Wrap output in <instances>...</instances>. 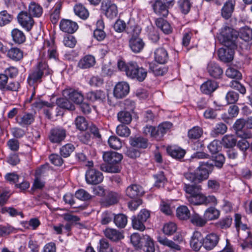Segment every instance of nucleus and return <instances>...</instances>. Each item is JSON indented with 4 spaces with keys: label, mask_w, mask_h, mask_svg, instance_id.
Returning <instances> with one entry per match:
<instances>
[{
    "label": "nucleus",
    "mask_w": 252,
    "mask_h": 252,
    "mask_svg": "<svg viewBox=\"0 0 252 252\" xmlns=\"http://www.w3.org/2000/svg\"><path fill=\"white\" fill-rule=\"evenodd\" d=\"M213 165L207 162H199V166L193 172H187L184 177L192 184L184 183V189L189 195H194L201 192V186L199 185L207 180L213 172Z\"/></svg>",
    "instance_id": "f257e3e1"
},
{
    "label": "nucleus",
    "mask_w": 252,
    "mask_h": 252,
    "mask_svg": "<svg viewBox=\"0 0 252 252\" xmlns=\"http://www.w3.org/2000/svg\"><path fill=\"white\" fill-rule=\"evenodd\" d=\"M118 69L126 73V76L138 82H143L147 76V70L142 66H140L137 62L134 61L125 63L119 61L117 63Z\"/></svg>",
    "instance_id": "f03ea898"
},
{
    "label": "nucleus",
    "mask_w": 252,
    "mask_h": 252,
    "mask_svg": "<svg viewBox=\"0 0 252 252\" xmlns=\"http://www.w3.org/2000/svg\"><path fill=\"white\" fill-rule=\"evenodd\" d=\"M105 163L100 165L102 171L108 173H119L122 169L121 162L123 158L122 154L117 152H104L102 156Z\"/></svg>",
    "instance_id": "7ed1b4c3"
},
{
    "label": "nucleus",
    "mask_w": 252,
    "mask_h": 252,
    "mask_svg": "<svg viewBox=\"0 0 252 252\" xmlns=\"http://www.w3.org/2000/svg\"><path fill=\"white\" fill-rule=\"evenodd\" d=\"M51 73L52 70L49 68L47 63L45 62H39L30 71L27 82L30 86L34 87L41 83L43 78Z\"/></svg>",
    "instance_id": "20e7f679"
},
{
    "label": "nucleus",
    "mask_w": 252,
    "mask_h": 252,
    "mask_svg": "<svg viewBox=\"0 0 252 252\" xmlns=\"http://www.w3.org/2000/svg\"><path fill=\"white\" fill-rule=\"evenodd\" d=\"M130 242L135 248L142 250L145 252L155 251L154 241L149 235L141 236L138 233H134L130 236Z\"/></svg>",
    "instance_id": "39448f33"
},
{
    "label": "nucleus",
    "mask_w": 252,
    "mask_h": 252,
    "mask_svg": "<svg viewBox=\"0 0 252 252\" xmlns=\"http://www.w3.org/2000/svg\"><path fill=\"white\" fill-rule=\"evenodd\" d=\"M236 31L229 27H225L221 29L219 37L220 42L225 46L236 47Z\"/></svg>",
    "instance_id": "423d86ee"
},
{
    "label": "nucleus",
    "mask_w": 252,
    "mask_h": 252,
    "mask_svg": "<svg viewBox=\"0 0 252 252\" xmlns=\"http://www.w3.org/2000/svg\"><path fill=\"white\" fill-rule=\"evenodd\" d=\"M100 10L102 13L110 19L115 18L118 14L116 4L111 0H103L101 3Z\"/></svg>",
    "instance_id": "0eeeda50"
},
{
    "label": "nucleus",
    "mask_w": 252,
    "mask_h": 252,
    "mask_svg": "<svg viewBox=\"0 0 252 252\" xmlns=\"http://www.w3.org/2000/svg\"><path fill=\"white\" fill-rule=\"evenodd\" d=\"M170 127H144L143 132L152 138L160 141L166 132V129Z\"/></svg>",
    "instance_id": "6e6552de"
},
{
    "label": "nucleus",
    "mask_w": 252,
    "mask_h": 252,
    "mask_svg": "<svg viewBox=\"0 0 252 252\" xmlns=\"http://www.w3.org/2000/svg\"><path fill=\"white\" fill-rule=\"evenodd\" d=\"M18 23L27 31H30L33 27L34 21L29 12L20 11L17 17Z\"/></svg>",
    "instance_id": "1a4fd4ad"
},
{
    "label": "nucleus",
    "mask_w": 252,
    "mask_h": 252,
    "mask_svg": "<svg viewBox=\"0 0 252 252\" xmlns=\"http://www.w3.org/2000/svg\"><path fill=\"white\" fill-rule=\"evenodd\" d=\"M103 174L96 169H87L85 174L86 182L89 185H97L103 180Z\"/></svg>",
    "instance_id": "9d476101"
},
{
    "label": "nucleus",
    "mask_w": 252,
    "mask_h": 252,
    "mask_svg": "<svg viewBox=\"0 0 252 252\" xmlns=\"http://www.w3.org/2000/svg\"><path fill=\"white\" fill-rule=\"evenodd\" d=\"M149 3L157 15L163 17L167 16L169 7L162 0H152Z\"/></svg>",
    "instance_id": "9b49d317"
},
{
    "label": "nucleus",
    "mask_w": 252,
    "mask_h": 252,
    "mask_svg": "<svg viewBox=\"0 0 252 252\" xmlns=\"http://www.w3.org/2000/svg\"><path fill=\"white\" fill-rule=\"evenodd\" d=\"M236 47L225 46V48H220L218 51L219 59L225 63L231 62L234 59L235 50Z\"/></svg>",
    "instance_id": "f8f14e48"
},
{
    "label": "nucleus",
    "mask_w": 252,
    "mask_h": 252,
    "mask_svg": "<svg viewBox=\"0 0 252 252\" xmlns=\"http://www.w3.org/2000/svg\"><path fill=\"white\" fill-rule=\"evenodd\" d=\"M66 130L62 128L55 127L50 130L49 139L52 143H60L65 139Z\"/></svg>",
    "instance_id": "ddd939ff"
},
{
    "label": "nucleus",
    "mask_w": 252,
    "mask_h": 252,
    "mask_svg": "<svg viewBox=\"0 0 252 252\" xmlns=\"http://www.w3.org/2000/svg\"><path fill=\"white\" fill-rule=\"evenodd\" d=\"M129 92V84L125 81L117 83L115 85L113 94L117 98H123L125 97Z\"/></svg>",
    "instance_id": "4468645a"
},
{
    "label": "nucleus",
    "mask_w": 252,
    "mask_h": 252,
    "mask_svg": "<svg viewBox=\"0 0 252 252\" xmlns=\"http://www.w3.org/2000/svg\"><path fill=\"white\" fill-rule=\"evenodd\" d=\"M220 236L218 234L211 233L203 237L204 248L207 251L213 250L218 244Z\"/></svg>",
    "instance_id": "2eb2a0df"
},
{
    "label": "nucleus",
    "mask_w": 252,
    "mask_h": 252,
    "mask_svg": "<svg viewBox=\"0 0 252 252\" xmlns=\"http://www.w3.org/2000/svg\"><path fill=\"white\" fill-rule=\"evenodd\" d=\"M63 94L77 104L80 103L84 100V96L81 92L71 88L64 90Z\"/></svg>",
    "instance_id": "dca6fc26"
},
{
    "label": "nucleus",
    "mask_w": 252,
    "mask_h": 252,
    "mask_svg": "<svg viewBox=\"0 0 252 252\" xmlns=\"http://www.w3.org/2000/svg\"><path fill=\"white\" fill-rule=\"evenodd\" d=\"M129 143L131 146L135 147L141 151L147 149L149 145L148 139L142 136L130 137Z\"/></svg>",
    "instance_id": "f3484780"
},
{
    "label": "nucleus",
    "mask_w": 252,
    "mask_h": 252,
    "mask_svg": "<svg viewBox=\"0 0 252 252\" xmlns=\"http://www.w3.org/2000/svg\"><path fill=\"white\" fill-rule=\"evenodd\" d=\"M207 70L209 75L215 79L221 78L223 72L221 67L214 62H210L208 63Z\"/></svg>",
    "instance_id": "a211bd4d"
},
{
    "label": "nucleus",
    "mask_w": 252,
    "mask_h": 252,
    "mask_svg": "<svg viewBox=\"0 0 252 252\" xmlns=\"http://www.w3.org/2000/svg\"><path fill=\"white\" fill-rule=\"evenodd\" d=\"M190 246L195 252L199 251L202 247L204 248L203 237L201 232L197 231L193 232L190 240Z\"/></svg>",
    "instance_id": "6ab92c4d"
},
{
    "label": "nucleus",
    "mask_w": 252,
    "mask_h": 252,
    "mask_svg": "<svg viewBox=\"0 0 252 252\" xmlns=\"http://www.w3.org/2000/svg\"><path fill=\"white\" fill-rule=\"evenodd\" d=\"M106 97L105 93L101 90L90 91L86 94V98L92 102H103Z\"/></svg>",
    "instance_id": "aec40b11"
},
{
    "label": "nucleus",
    "mask_w": 252,
    "mask_h": 252,
    "mask_svg": "<svg viewBox=\"0 0 252 252\" xmlns=\"http://www.w3.org/2000/svg\"><path fill=\"white\" fill-rule=\"evenodd\" d=\"M243 47L239 46L241 50H239V58L237 63L240 65H248L250 63V58L249 57L250 47L248 44H244Z\"/></svg>",
    "instance_id": "412c9836"
},
{
    "label": "nucleus",
    "mask_w": 252,
    "mask_h": 252,
    "mask_svg": "<svg viewBox=\"0 0 252 252\" xmlns=\"http://www.w3.org/2000/svg\"><path fill=\"white\" fill-rule=\"evenodd\" d=\"M143 192L142 187L137 184H131L126 189V195L131 199L137 198L142 196Z\"/></svg>",
    "instance_id": "4be33fe9"
},
{
    "label": "nucleus",
    "mask_w": 252,
    "mask_h": 252,
    "mask_svg": "<svg viewBox=\"0 0 252 252\" xmlns=\"http://www.w3.org/2000/svg\"><path fill=\"white\" fill-rule=\"evenodd\" d=\"M166 152L168 155L177 160L182 159L186 153V151L181 147L177 146H168L166 148Z\"/></svg>",
    "instance_id": "5701e85b"
},
{
    "label": "nucleus",
    "mask_w": 252,
    "mask_h": 252,
    "mask_svg": "<svg viewBox=\"0 0 252 252\" xmlns=\"http://www.w3.org/2000/svg\"><path fill=\"white\" fill-rule=\"evenodd\" d=\"M60 28L64 32L73 33L77 31L78 26L75 22L67 19H62L60 23Z\"/></svg>",
    "instance_id": "b1692460"
},
{
    "label": "nucleus",
    "mask_w": 252,
    "mask_h": 252,
    "mask_svg": "<svg viewBox=\"0 0 252 252\" xmlns=\"http://www.w3.org/2000/svg\"><path fill=\"white\" fill-rule=\"evenodd\" d=\"M235 0H227L221 9V15L226 20L229 19L234 12Z\"/></svg>",
    "instance_id": "393cba45"
},
{
    "label": "nucleus",
    "mask_w": 252,
    "mask_h": 252,
    "mask_svg": "<svg viewBox=\"0 0 252 252\" xmlns=\"http://www.w3.org/2000/svg\"><path fill=\"white\" fill-rule=\"evenodd\" d=\"M128 45L131 51L135 53L140 52L145 46V43L140 36L135 38H129Z\"/></svg>",
    "instance_id": "a878e982"
},
{
    "label": "nucleus",
    "mask_w": 252,
    "mask_h": 252,
    "mask_svg": "<svg viewBox=\"0 0 252 252\" xmlns=\"http://www.w3.org/2000/svg\"><path fill=\"white\" fill-rule=\"evenodd\" d=\"M211 160L213 162H211L210 160H208L207 161H200L199 162H207L208 164L212 165L213 167V171L215 167L219 169H221L223 167L225 161V158L222 154L219 153L213 155L212 156Z\"/></svg>",
    "instance_id": "bb28decb"
},
{
    "label": "nucleus",
    "mask_w": 252,
    "mask_h": 252,
    "mask_svg": "<svg viewBox=\"0 0 252 252\" xmlns=\"http://www.w3.org/2000/svg\"><path fill=\"white\" fill-rule=\"evenodd\" d=\"M155 61L159 64H165L169 60L167 51L163 47L157 48L154 52Z\"/></svg>",
    "instance_id": "cd10ccee"
},
{
    "label": "nucleus",
    "mask_w": 252,
    "mask_h": 252,
    "mask_svg": "<svg viewBox=\"0 0 252 252\" xmlns=\"http://www.w3.org/2000/svg\"><path fill=\"white\" fill-rule=\"evenodd\" d=\"M154 186L157 188H163L167 183V179L163 171H159L153 175Z\"/></svg>",
    "instance_id": "c85d7f7f"
},
{
    "label": "nucleus",
    "mask_w": 252,
    "mask_h": 252,
    "mask_svg": "<svg viewBox=\"0 0 252 252\" xmlns=\"http://www.w3.org/2000/svg\"><path fill=\"white\" fill-rule=\"evenodd\" d=\"M95 63L96 61L94 56L91 55H87L79 60L78 66L81 69H88L94 66Z\"/></svg>",
    "instance_id": "c756f323"
},
{
    "label": "nucleus",
    "mask_w": 252,
    "mask_h": 252,
    "mask_svg": "<svg viewBox=\"0 0 252 252\" xmlns=\"http://www.w3.org/2000/svg\"><path fill=\"white\" fill-rule=\"evenodd\" d=\"M156 26L164 33L169 34L172 32L173 29L170 23L162 18H158L155 20Z\"/></svg>",
    "instance_id": "7c9ffc66"
},
{
    "label": "nucleus",
    "mask_w": 252,
    "mask_h": 252,
    "mask_svg": "<svg viewBox=\"0 0 252 252\" xmlns=\"http://www.w3.org/2000/svg\"><path fill=\"white\" fill-rule=\"evenodd\" d=\"M130 37H139L141 32V28L134 22L129 21L127 23V27L125 32Z\"/></svg>",
    "instance_id": "2f4dec72"
},
{
    "label": "nucleus",
    "mask_w": 252,
    "mask_h": 252,
    "mask_svg": "<svg viewBox=\"0 0 252 252\" xmlns=\"http://www.w3.org/2000/svg\"><path fill=\"white\" fill-rule=\"evenodd\" d=\"M218 87V84L217 82L212 80H208L201 85L200 90L204 94H211Z\"/></svg>",
    "instance_id": "473e14b6"
},
{
    "label": "nucleus",
    "mask_w": 252,
    "mask_h": 252,
    "mask_svg": "<svg viewBox=\"0 0 252 252\" xmlns=\"http://www.w3.org/2000/svg\"><path fill=\"white\" fill-rule=\"evenodd\" d=\"M244 40L246 43L252 40V29L248 26L241 28L237 31V37Z\"/></svg>",
    "instance_id": "72a5a7b5"
},
{
    "label": "nucleus",
    "mask_w": 252,
    "mask_h": 252,
    "mask_svg": "<svg viewBox=\"0 0 252 252\" xmlns=\"http://www.w3.org/2000/svg\"><path fill=\"white\" fill-rule=\"evenodd\" d=\"M67 97H60L56 99V103L61 109L69 111L75 110V106L73 103L70 102Z\"/></svg>",
    "instance_id": "f704fd0d"
},
{
    "label": "nucleus",
    "mask_w": 252,
    "mask_h": 252,
    "mask_svg": "<svg viewBox=\"0 0 252 252\" xmlns=\"http://www.w3.org/2000/svg\"><path fill=\"white\" fill-rule=\"evenodd\" d=\"M149 71L152 72L155 76H163L168 71V67L166 66H161L154 63H149Z\"/></svg>",
    "instance_id": "c9c22d12"
},
{
    "label": "nucleus",
    "mask_w": 252,
    "mask_h": 252,
    "mask_svg": "<svg viewBox=\"0 0 252 252\" xmlns=\"http://www.w3.org/2000/svg\"><path fill=\"white\" fill-rule=\"evenodd\" d=\"M6 52L7 56L14 61H20L23 58V52L18 48L12 47L10 49H7Z\"/></svg>",
    "instance_id": "e433bc0d"
},
{
    "label": "nucleus",
    "mask_w": 252,
    "mask_h": 252,
    "mask_svg": "<svg viewBox=\"0 0 252 252\" xmlns=\"http://www.w3.org/2000/svg\"><path fill=\"white\" fill-rule=\"evenodd\" d=\"M104 28V23L102 21L97 22V28L94 31V37L98 41L103 40L106 36V33L103 30Z\"/></svg>",
    "instance_id": "4c0bfd02"
},
{
    "label": "nucleus",
    "mask_w": 252,
    "mask_h": 252,
    "mask_svg": "<svg viewBox=\"0 0 252 252\" xmlns=\"http://www.w3.org/2000/svg\"><path fill=\"white\" fill-rule=\"evenodd\" d=\"M28 10L32 17H40L43 13L42 7L34 1H32L29 4Z\"/></svg>",
    "instance_id": "58836bf2"
},
{
    "label": "nucleus",
    "mask_w": 252,
    "mask_h": 252,
    "mask_svg": "<svg viewBox=\"0 0 252 252\" xmlns=\"http://www.w3.org/2000/svg\"><path fill=\"white\" fill-rule=\"evenodd\" d=\"M16 119L19 125H30L34 121V116L32 113H25L23 116H17Z\"/></svg>",
    "instance_id": "ea45409f"
},
{
    "label": "nucleus",
    "mask_w": 252,
    "mask_h": 252,
    "mask_svg": "<svg viewBox=\"0 0 252 252\" xmlns=\"http://www.w3.org/2000/svg\"><path fill=\"white\" fill-rule=\"evenodd\" d=\"M220 215V211L215 207H210L204 212L203 217L206 221L216 220Z\"/></svg>",
    "instance_id": "a19ab883"
},
{
    "label": "nucleus",
    "mask_w": 252,
    "mask_h": 252,
    "mask_svg": "<svg viewBox=\"0 0 252 252\" xmlns=\"http://www.w3.org/2000/svg\"><path fill=\"white\" fill-rule=\"evenodd\" d=\"M105 236L114 242H117L123 238L121 233L114 229H106L104 231Z\"/></svg>",
    "instance_id": "79ce46f5"
},
{
    "label": "nucleus",
    "mask_w": 252,
    "mask_h": 252,
    "mask_svg": "<svg viewBox=\"0 0 252 252\" xmlns=\"http://www.w3.org/2000/svg\"><path fill=\"white\" fill-rule=\"evenodd\" d=\"M13 41L16 43L21 44L26 41V36L23 32L18 29H14L11 31Z\"/></svg>",
    "instance_id": "37998d69"
},
{
    "label": "nucleus",
    "mask_w": 252,
    "mask_h": 252,
    "mask_svg": "<svg viewBox=\"0 0 252 252\" xmlns=\"http://www.w3.org/2000/svg\"><path fill=\"white\" fill-rule=\"evenodd\" d=\"M176 216L181 220H187L190 218V211L186 206H180L176 209Z\"/></svg>",
    "instance_id": "c03bdc74"
},
{
    "label": "nucleus",
    "mask_w": 252,
    "mask_h": 252,
    "mask_svg": "<svg viewBox=\"0 0 252 252\" xmlns=\"http://www.w3.org/2000/svg\"><path fill=\"white\" fill-rule=\"evenodd\" d=\"M44 46H46L49 48L48 49L49 58L50 59L58 60V54L57 52V48L55 45L54 40H52L51 41L49 40L45 41Z\"/></svg>",
    "instance_id": "a18cd8bd"
},
{
    "label": "nucleus",
    "mask_w": 252,
    "mask_h": 252,
    "mask_svg": "<svg viewBox=\"0 0 252 252\" xmlns=\"http://www.w3.org/2000/svg\"><path fill=\"white\" fill-rule=\"evenodd\" d=\"M81 132L78 135L79 140L82 143L88 144L91 141V133L88 130V127H76Z\"/></svg>",
    "instance_id": "49530a36"
},
{
    "label": "nucleus",
    "mask_w": 252,
    "mask_h": 252,
    "mask_svg": "<svg viewBox=\"0 0 252 252\" xmlns=\"http://www.w3.org/2000/svg\"><path fill=\"white\" fill-rule=\"evenodd\" d=\"M158 242L164 246H167L175 250H180V246L173 241L168 239L164 236H159L157 238Z\"/></svg>",
    "instance_id": "de8ad7c7"
},
{
    "label": "nucleus",
    "mask_w": 252,
    "mask_h": 252,
    "mask_svg": "<svg viewBox=\"0 0 252 252\" xmlns=\"http://www.w3.org/2000/svg\"><path fill=\"white\" fill-rule=\"evenodd\" d=\"M113 222L118 227L124 228L127 223V216L122 213L115 214Z\"/></svg>",
    "instance_id": "09e8293b"
},
{
    "label": "nucleus",
    "mask_w": 252,
    "mask_h": 252,
    "mask_svg": "<svg viewBox=\"0 0 252 252\" xmlns=\"http://www.w3.org/2000/svg\"><path fill=\"white\" fill-rule=\"evenodd\" d=\"M187 198L191 205H200L204 204V195L201 192L194 195H189Z\"/></svg>",
    "instance_id": "8fccbe9b"
},
{
    "label": "nucleus",
    "mask_w": 252,
    "mask_h": 252,
    "mask_svg": "<svg viewBox=\"0 0 252 252\" xmlns=\"http://www.w3.org/2000/svg\"><path fill=\"white\" fill-rule=\"evenodd\" d=\"M75 14L82 19H86L89 15L88 10L82 4H76L74 7Z\"/></svg>",
    "instance_id": "3c124183"
},
{
    "label": "nucleus",
    "mask_w": 252,
    "mask_h": 252,
    "mask_svg": "<svg viewBox=\"0 0 252 252\" xmlns=\"http://www.w3.org/2000/svg\"><path fill=\"white\" fill-rule=\"evenodd\" d=\"M120 197V195L118 193L111 191L106 195L105 198V202L108 206L113 205L119 202Z\"/></svg>",
    "instance_id": "603ef678"
},
{
    "label": "nucleus",
    "mask_w": 252,
    "mask_h": 252,
    "mask_svg": "<svg viewBox=\"0 0 252 252\" xmlns=\"http://www.w3.org/2000/svg\"><path fill=\"white\" fill-rule=\"evenodd\" d=\"M221 142L219 140H214L207 146L209 152L213 155L219 154L222 149Z\"/></svg>",
    "instance_id": "864d4df0"
},
{
    "label": "nucleus",
    "mask_w": 252,
    "mask_h": 252,
    "mask_svg": "<svg viewBox=\"0 0 252 252\" xmlns=\"http://www.w3.org/2000/svg\"><path fill=\"white\" fill-rule=\"evenodd\" d=\"M62 2H57L50 15V20L53 24H56L60 18V11L62 8Z\"/></svg>",
    "instance_id": "5fc2aeb1"
},
{
    "label": "nucleus",
    "mask_w": 252,
    "mask_h": 252,
    "mask_svg": "<svg viewBox=\"0 0 252 252\" xmlns=\"http://www.w3.org/2000/svg\"><path fill=\"white\" fill-rule=\"evenodd\" d=\"M221 143L224 148L231 149L236 145V139L233 135H225L222 139Z\"/></svg>",
    "instance_id": "6e6d98bb"
},
{
    "label": "nucleus",
    "mask_w": 252,
    "mask_h": 252,
    "mask_svg": "<svg viewBox=\"0 0 252 252\" xmlns=\"http://www.w3.org/2000/svg\"><path fill=\"white\" fill-rule=\"evenodd\" d=\"M142 152L140 150L130 146L126 148L125 152V155L128 158L135 159L140 157Z\"/></svg>",
    "instance_id": "4d7b16f0"
},
{
    "label": "nucleus",
    "mask_w": 252,
    "mask_h": 252,
    "mask_svg": "<svg viewBox=\"0 0 252 252\" xmlns=\"http://www.w3.org/2000/svg\"><path fill=\"white\" fill-rule=\"evenodd\" d=\"M118 121L124 125H129L132 121V116L127 111H121L117 114Z\"/></svg>",
    "instance_id": "13d9d810"
},
{
    "label": "nucleus",
    "mask_w": 252,
    "mask_h": 252,
    "mask_svg": "<svg viewBox=\"0 0 252 252\" xmlns=\"http://www.w3.org/2000/svg\"><path fill=\"white\" fill-rule=\"evenodd\" d=\"M1 213L2 214L7 213L11 217L20 216L21 217L23 218L24 216L22 212H18L16 209L12 207H2L1 208Z\"/></svg>",
    "instance_id": "bf43d9fd"
},
{
    "label": "nucleus",
    "mask_w": 252,
    "mask_h": 252,
    "mask_svg": "<svg viewBox=\"0 0 252 252\" xmlns=\"http://www.w3.org/2000/svg\"><path fill=\"white\" fill-rule=\"evenodd\" d=\"M74 149L75 147L72 144L67 143L60 148V153L62 157L66 158L70 155Z\"/></svg>",
    "instance_id": "052dcab7"
},
{
    "label": "nucleus",
    "mask_w": 252,
    "mask_h": 252,
    "mask_svg": "<svg viewBox=\"0 0 252 252\" xmlns=\"http://www.w3.org/2000/svg\"><path fill=\"white\" fill-rule=\"evenodd\" d=\"M75 197L79 200L86 201L92 199V196L86 190L80 189L76 191Z\"/></svg>",
    "instance_id": "680f3d73"
},
{
    "label": "nucleus",
    "mask_w": 252,
    "mask_h": 252,
    "mask_svg": "<svg viewBox=\"0 0 252 252\" xmlns=\"http://www.w3.org/2000/svg\"><path fill=\"white\" fill-rule=\"evenodd\" d=\"M177 226L176 223L169 222L165 223L162 228L163 232L166 235H173L177 230Z\"/></svg>",
    "instance_id": "e2e57ef3"
},
{
    "label": "nucleus",
    "mask_w": 252,
    "mask_h": 252,
    "mask_svg": "<svg viewBox=\"0 0 252 252\" xmlns=\"http://www.w3.org/2000/svg\"><path fill=\"white\" fill-rule=\"evenodd\" d=\"M179 7L181 12L186 15L190 11L191 3L189 0H179L178 1Z\"/></svg>",
    "instance_id": "0e129e2a"
},
{
    "label": "nucleus",
    "mask_w": 252,
    "mask_h": 252,
    "mask_svg": "<svg viewBox=\"0 0 252 252\" xmlns=\"http://www.w3.org/2000/svg\"><path fill=\"white\" fill-rule=\"evenodd\" d=\"M232 219L228 217H225L217 222L215 223V226L217 228L226 229L230 227Z\"/></svg>",
    "instance_id": "69168bd1"
},
{
    "label": "nucleus",
    "mask_w": 252,
    "mask_h": 252,
    "mask_svg": "<svg viewBox=\"0 0 252 252\" xmlns=\"http://www.w3.org/2000/svg\"><path fill=\"white\" fill-rule=\"evenodd\" d=\"M108 143L111 148L115 150L120 149L122 146V141L116 136H111L108 139Z\"/></svg>",
    "instance_id": "338daca9"
},
{
    "label": "nucleus",
    "mask_w": 252,
    "mask_h": 252,
    "mask_svg": "<svg viewBox=\"0 0 252 252\" xmlns=\"http://www.w3.org/2000/svg\"><path fill=\"white\" fill-rule=\"evenodd\" d=\"M98 252H112V249L105 239H100L97 246Z\"/></svg>",
    "instance_id": "774afa93"
}]
</instances>
